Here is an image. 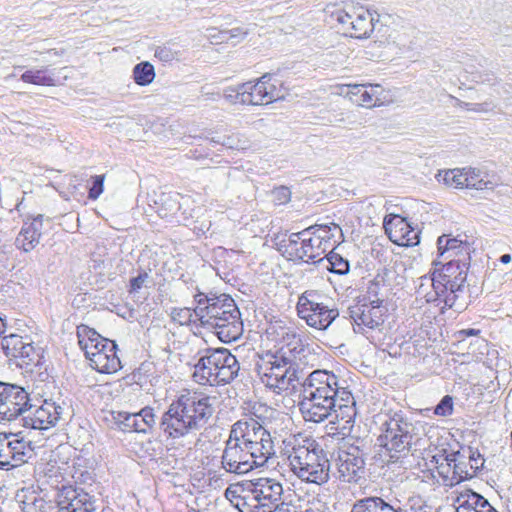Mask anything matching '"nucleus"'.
<instances>
[{
	"mask_svg": "<svg viewBox=\"0 0 512 512\" xmlns=\"http://www.w3.org/2000/svg\"><path fill=\"white\" fill-rule=\"evenodd\" d=\"M214 397L182 394L174 399L159 420V430L170 444L195 437L214 413Z\"/></svg>",
	"mask_w": 512,
	"mask_h": 512,
	"instance_id": "obj_1",
	"label": "nucleus"
},
{
	"mask_svg": "<svg viewBox=\"0 0 512 512\" xmlns=\"http://www.w3.org/2000/svg\"><path fill=\"white\" fill-rule=\"evenodd\" d=\"M345 381L328 370H315L303 382L299 409L305 421L320 423L332 415L339 399L350 401Z\"/></svg>",
	"mask_w": 512,
	"mask_h": 512,
	"instance_id": "obj_2",
	"label": "nucleus"
},
{
	"mask_svg": "<svg viewBox=\"0 0 512 512\" xmlns=\"http://www.w3.org/2000/svg\"><path fill=\"white\" fill-rule=\"evenodd\" d=\"M195 317L201 325L212 330L225 343L237 340L243 332L240 311L234 300L225 294L196 295Z\"/></svg>",
	"mask_w": 512,
	"mask_h": 512,
	"instance_id": "obj_3",
	"label": "nucleus"
},
{
	"mask_svg": "<svg viewBox=\"0 0 512 512\" xmlns=\"http://www.w3.org/2000/svg\"><path fill=\"white\" fill-rule=\"evenodd\" d=\"M285 454L291 472L302 482L321 486L329 481L330 462L314 439L293 437Z\"/></svg>",
	"mask_w": 512,
	"mask_h": 512,
	"instance_id": "obj_4",
	"label": "nucleus"
},
{
	"mask_svg": "<svg viewBox=\"0 0 512 512\" xmlns=\"http://www.w3.org/2000/svg\"><path fill=\"white\" fill-rule=\"evenodd\" d=\"M466 278V263L451 259L440 269H435L432 277L420 278L417 294L428 303H444L448 308L459 309L462 306L457 305V299L463 293Z\"/></svg>",
	"mask_w": 512,
	"mask_h": 512,
	"instance_id": "obj_5",
	"label": "nucleus"
},
{
	"mask_svg": "<svg viewBox=\"0 0 512 512\" xmlns=\"http://www.w3.org/2000/svg\"><path fill=\"white\" fill-rule=\"evenodd\" d=\"M380 431L377 441L388 462L408 456L411 447L418 445L425 433L421 422H412L402 411L385 414Z\"/></svg>",
	"mask_w": 512,
	"mask_h": 512,
	"instance_id": "obj_6",
	"label": "nucleus"
},
{
	"mask_svg": "<svg viewBox=\"0 0 512 512\" xmlns=\"http://www.w3.org/2000/svg\"><path fill=\"white\" fill-rule=\"evenodd\" d=\"M296 349V346L289 349V355L283 349L273 354L268 353L258 364L261 383L276 394L294 389L298 382L295 357L291 355Z\"/></svg>",
	"mask_w": 512,
	"mask_h": 512,
	"instance_id": "obj_7",
	"label": "nucleus"
},
{
	"mask_svg": "<svg viewBox=\"0 0 512 512\" xmlns=\"http://www.w3.org/2000/svg\"><path fill=\"white\" fill-rule=\"evenodd\" d=\"M77 337L79 346L93 369L100 373L112 374L121 368L114 341L102 337L85 325L77 328Z\"/></svg>",
	"mask_w": 512,
	"mask_h": 512,
	"instance_id": "obj_8",
	"label": "nucleus"
},
{
	"mask_svg": "<svg viewBox=\"0 0 512 512\" xmlns=\"http://www.w3.org/2000/svg\"><path fill=\"white\" fill-rule=\"evenodd\" d=\"M229 437L257 454L261 461H267L274 454L270 433L254 418H243L235 422Z\"/></svg>",
	"mask_w": 512,
	"mask_h": 512,
	"instance_id": "obj_9",
	"label": "nucleus"
},
{
	"mask_svg": "<svg viewBox=\"0 0 512 512\" xmlns=\"http://www.w3.org/2000/svg\"><path fill=\"white\" fill-rule=\"evenodd\" d=\"M331 18L342 30L344 35L357 39L370 37L379 22V14L363 6H349L337 9Z\"/></svg>",
	"mask_w": 512,
	"mask_h": 512,
	"instance_id": "obj_10",
	"label": "nucleus"
},
{
	"mask_svg": "<svg viewBox=\"0 0 512 512\" xmlns=\"http://www.w3.org/2000/svg\"><path fill=\"white\" fill-rule=\"evenodd\" d=\"M246 492L249 493V512H274L283 504L282 484L273 478L261 477L246 482Z\"/></svg>",
	"mask_w": 512,
	"mask_h": 512,
	"instance_id": "obj_11",
	"label": "nucleus"
},
{
	"mask_svg": "<svg viewBox=\"0 0 512 512\" xmlns=\"http://www.w3.org/2000/svg\"><path fill=\"white\" fill-rule=\"evenodd\" d=\"M322 296L314 290L305 291L298 299V316L306 324L318 330H326L339 316L336 308H329L321 301Z\"/></svg>",
	"mask_w": 512,
	"mask_h": 512,
	"instance_id": "obj_12",
	"label": "nucleus"
},
{
	"mask_svg": "<svg viewBox=\"0 0 512 512\" xmlns=\"http://www.w3.org/2000/svg\"><path fill=\"white\" fill-rule=\"evenodd\" d=\"M266 462L259 460L257 454L231 437L226 440L221 456V468L227 473L244 475L257 467L263 466Z\"/></svg>",
	"mask_w": 512,
	"mask_h": 512,
	"instance_id": "obj_13",
	"label": "nucleus"
},
{
	"mask_svg": "<svg viewBox=\"0 0 512 512\" xmlns=\"http://www.w3.org/2000/svg\"><path fill=\"white\" fill-rule=\"evenodd\" d=\"M243 105H268L283 99L285 90L280 80L265 74L257 81L243 83Z\"/></svg>",
	"mask_w": 512,
	"mask_h": 512,
	"instance_id": "obj_14",
	"label": "nucleus"
},
{
	"mask_svg": "<svg viewBox=\"0 0 512 512\" xmlns=\"http://www.w3.org/2000/svg\"><path fill=\"white\" fill-rule=\"evenodd\" d=\"M31 455V442L26 440L21 432L0 433V469L18 467Z\"/></svg>",
	"mask_w": 512,
	"mask_h": 512,
	"instance_id": "obj_15",
	"label": "nucleus"
},
{
	"mask_svg": "<svg viewBox=\"0 0 512 512\" xmlns=\"http://www.w3.org/2000/svg\"><path fill=\"white\" fill-rule=\"evenodd\" d=\"M386 311L387 309L380 299L350 306L349 317L353 322L354 331L363 333L366 328L376 329L380 327L384 323Z\"/></svg>",
	"mask_w": 512,
	"mask_h": 512,
	"instance_id": "obj_16",
	"label": "nucleus"
},
{
	"mask_svg": "<svg viewBox=\"0 0 512 512\" xmlns=\"http://www.w3.org/2000/svg\"><path fill=\"white\" fill-rule=\"evenodd\" d=\"M338 93L365 108L381 106L388 101V92L379 84H343Z\"/></svg>",
	"mask_w": 512,
	"mask_h": 512,
	"instance_id": "obj_17",
	"label": "nucleus"
},
{
	"mask_svg": "<svg viewBox=\"0 0 512 512\" xmlns=\"http://www.w3.org/2000/svg\"><path fill=\"white\" fill-rule=\"evenodd\" d=\"M63 413V408L54 401L44 400L40 405L30 404L23 411V426L32 429H48L55 426Z\"/></svg>",
	"mask_w": 512,
	"mask_h": 512,
	"instance_id": "obj_18",
	"label": "nucleus"
},
{
	"mask_svg": "<svg viewBox=\"0 0 512 512\" xmlns=\"http://www.w3.org/2000/svg\"><path fill=\"white\" fill-rule=\"evenodd\" d=\"M27 405L28 393L24 388L0 382V422L22 415Z\"/></svg>",
	"mask_w": 512,
	"mask_h": 512,
	"instance_id": "obj_19",
	"label": "nucleus"
},
{
	"mask_svg": "<svg viewBox=\"0 0 512 512\" xmlns=\"http://www.w3.org/2000/svg\"><path fill=\"white\" fill-rule=\"evenodd\" d=\"M337 474L340 481L345 483H358L365 475V460L363 452L352 447L340 451L337 458Z\"/></svg>",
	"mask_w": 512,
	"mask_h": 512,
	"instance_id": "obj_20",
	"label": "nucleus"
},
{
	"mask_svg": "<svg viewBox=\"0 0 512 512\" xmlns=\"http://www.w3.org/2000/svg\"><path fill=\"white\" fill-rule=\"evenodd\" d=\"M110 415L117 427L124 432L147 433L156 424L154 409L149 406L136 413L111 411Z\"/></svg>",
	"mask_w": 512,
	"mask_h": 512,
	"instance_id": "obj_21",
	"label": "nucleus"
},
{
	"mask_svg": "<svg viewBox=\"0 0 512 512\" xmlns=\"http://www.w3.org/2000/svg\"><path fill=\"white\" fill-rule=\"evenodd\" d=\"M313 227L309 226L300 232L289 233V231H283L280 226H272L277 231L271 230L268 237H270L271 243L283 256L291 261H297L305 238L311 234V228Z\"/></svg>",
	"mask_w": 512,
	"mask_h": 512,
	"instance_id": "obj_22",
	"label": "nucleus"
},
{
	"mask_svg": "<svg viewBox=\"0 0 512 512\" xmlns=\"http://www.w3.org/2000/svg\"><path fill=\"white\" fill-rule=\"evenodd\" d=\"M60 512H95L90 495L81 488L62 485L57 494Z\"/></svg>",
	"mask_w": 512,
	"mask_h": 512,
	"instance_id": "obj_23",
	"label": "nucleus"
},
{
	"mask_svg": "<svg viewBox=\"0 0 512 512\" xmlns=\"http://www.w3.org/2000/svg\"><path fill=\"white\" fill-rule=\"evenodd\" d=\"M1 348L7 357L20 359L21 366H28L37 361L38 353L27 336L23 337L13 333L3 336Z\"/></svg>",
	"mask_w": 512,
	"mask_h": 512,
	"instance_id": "obj_24",
	"label": "nucleus"
},
{
	"mask_svg": "<svg viewBox=\"0 0 512 512\" xmlns=\"http://www.w3.org/2000/svg\"><path fill=\"white\" fill-rule=\"evenodd\" d=\"M221 348L207 349L203 355L200 356L198 362L194 365L193 378L201 384L212 385V378L214 377L215 364L219 363Z\"/></svg>",
	"mask_w": 512,
	"mask_h": 512,
	"instance_id": "obj_25",
	"label": "nucleus"
},
{
	"mask_svg": "<svg viewBox=\"0 0 512 512\" xmlns=\"http://www.w3.org/2000/svg\"><path fill=\"white\" fill-rule=\"evenodd\" d=\"M34 476L40 487L50 486L59 489L64 480L61 468L55 460L41 459L35 466Z\"/></svg>",
	"mask_w": 512,
	"mask_h": 512,
	"instance_id": "obj_26",
	"label": "nucleus"
},
{
	"mask_svg": "<svg viewBox=\"0 0 512 512\" xmlns=\"http://www.w3.org/2000/svg\"><path fill=\"white\" fill-rule=\"evenodd\" d=\"M219 363L215 364L214 377L212 378V385L230 383L239 372V363L234 355L228 349L221 348Z\"/></svg>",
	"mask_w": 512,
	"mask_h": 512,
	"instance_id": "obj_27",
	"label": "nucleus"
},
{
	"mask_svg": "<svg viewBox=\"0 0 512 512\" xmlns=\"http://www.w3.org/2000/svg\"><path fill=\"white\" fill-rule=\"evenodd\" d=\"M333 412L335 413L336 419L334 424H337L336 429L338 433L342 436L349 435L354 427L356 417L355 401L351 392L350 401L344 402L339 399L337 407Z\"/></svg>",
	"mask_w": 512,
	"mask_h": 512,
	"instance_id": "obj_28",
	"label": "nucleus"
},
{
	"mask_svg": "<svg viewBox=\"0 0 512 512\" xmlns=\"http://www.w3.org/2000/svg\"><path fill=\"white\" fill-rule=\"evenodd\" d=\"M457 457H460L459 452L432 457L431 462L435 463V468L442 478V484L445 486L453 487L461 482L462 476H455L457 471L453 470V462L457 461Z\"/></svg>",
	"mask_w": 512,
	"mask_h": 512,
	"instance_id": "obj_29",
	"label": "nucleus"
},
{
	"mask_svg": "<svg viewBox=\"0 0 512 512\" xmlns=\"http://www.w3.org/2000/svg\"><path fill=\"white\" fill-rule=\"evenodd\" d=\"M419 226H382L389 239L398 246H415L420 242Z\"/></svg>",
	"mask_w": 512,
	"mask_h": 512,
	"instance_id": "obj_30",
	"label": "nucleus"
},
{
	"mask_svg": "<svg viewBox=\"0 0 512 512\" xmlns=\"http://www.w3.org/2000/svg\"><path fill=\"white\" fill-rule=\"evenodd\" d=\"M456 512H498L484 497L469 492L456 499Z\"/></svg>",
	"mask_w": 512,
	"mask_h": 512,
	"instance_id": "obj_31",
	"label": "nucleus"
},
{
	"mask_svg": "<svg viewBox=\"0 0 512 512\" xmlns=\"http://www.w3.org/2000/svg\"><path fill=\"white\" fill-rule=\"evenodd\" d=\"M473 241L469 240L467 235L451 238L449 235H442L437 240L440 256L448 254V257L458 256L462 252L468 253Z\"/></svg>",
	"mask_w": 512,
	"mask_h": 512,
	"instance_id": "obj_32",
	"label": "nucleus"
},
{
	"mask_svg": "<svg viewBox=\"0 0 512 512\" xmlns=\"http://www.w3.org/2000/svg\"><path fill=\"white\" fill-rule=\"evenodd\" d=\"M321 244L322 241L320 237H313L312 233L309 234V236H306L297 261L315 263L323 260L322 255L324 254V249L321 247Z\"/></svg>",
	"mask_w": 512,
	"mask_h": 512,
	"instance_id": "obj_33",
	"label": "nucleus"
},
{
	"mask_svg": "<svg viewBox=\"0 0 512 512\" xmlns=\"http://www.w3.org/2000/svg\"><path fill=\"white\" fill-rule=\"evenodd\" d=\"M351 512H399L380 497H366L357 500Z\"/></svg>",
	"mask_w": 512,
	"mask_h": 512,
	"instance_id": "obj_34",
	"label": "nucleus"
},
{
	"mask_svg": "<svg viewBox=\"0 0 512 512\" xmlns=\"http://www.w3.org/2000/svg\"><path fill=\"white\" fill-rule=\"evenodd\" d=\"M408 201L401 204H392L389 203L385 206L386 212L383 218L382 224H410V221L413 220L411 213L407 208Z\"/></svg>",
	"mask_w": 512,
	"mask_h": 512,
	"instance_id": "obj_35",
	"label": "nucleus"
},
{
	"mask_svg": "<svg viewBox=\"0 0 512 512\" xmlns=\"http://www.w3.org/2000/svg\"><path fill=\"white\" fill-rule=\"evenodd\" d=\"M226 498L240 512H249L248 499L249 493L246 492V483L230 485L225 491Z\"/></svg>",
	"mask_w": 512,
	"mask_h": 512,
	"instance_id": "obj_36",
	"label": "nucleus"
},
{
	"mask_svg": "<svg viewBox=\"0 0 512 512\" xmlns=\"http://www.w3.org/2000/svg\"><path fill=\"white\" fill-rule=\"evenodd\" d=\"M41 233L36 226H23L16 238V245L25 252L33 250L39 243Z\"/></svg>",
	"mask_w": 512,
	"mask_h": 512,
	"instance_id": "obj_37",
	"label": "nucleus"
},
{
	"mask_svg": "<svg viewBox=\"0 0 512 512\" xmlns=\"http://www.w3.org/2000/svg\"><path fill=\"white\" fill-rule=\"evenodd\" d=\"M211 143L219 144L228 149L245 150L250 147L249 140L240 133L230 135L215 136L210 139Z\"/></svg>",
	"mask_w": 512,
	"mask_h": 512,
	"instance_id": "obj_38",
	"label": "nucleus"
},
{
	"mask_svg": "<svg viewBox=\"0 0 512 512\" xmlns=\"http://www.w3.org/2000/svg\"><path fill=\"white\" fill-rule=\"evenodd\" d=\"M436 178L438 182L451 188H465L467 180V176H465V168L439 171Z\"/></svg>",
	"mask_w": 512,
	"mask_h": 512,
	"instance_id": "obj_39",
	"label": "nucleus"
},
{
	"mask_svg": "<svg viewBox=\"0 0 512 512\" xmlns=\"http://www.w3.org/2000/svg\"><path fill=\"white\" fill-rule=\"evenodd\" d=\"M132 78L139 86L151 84L155 78L154 66L148 61H142L136 64L132 70Z\"/></svg>",
	"mask_w": 512,
	"mask_h": 512,
	"instance_id": "obj_40",
	"label": "nucleus"
},
{
	"mask_svg": "<svg viewBox=\"0 0 512 512\" xmlns=\"http://www.w3.org/2000/svg\"><path fill=\"white\" fill-rule=\"evenodd\" d=\"M21 80L25 83L40 85V86L54 85V79L48 73L47 68L27 70L21 75Z\"/></svg>",
	"mask_w": 512,
	"mask_h": 512,
	"instance_id": "obj_41",
	"label": "nucleus"
},
{
	"mask_svg": "<svg viewBox=\"0 0 512 512\" xmlns=\"http://www.w3.org/2000/svg\"><path fill=\"white\" fill-rule=\"evenodd\" d=\"M465 176H467L465 188L468 189L483 190L488 188V185L491 184L488 180H485L481 172L476 169L465 168Z\"/></svg>",
	"mask_w": 512,
	"mask_h": 512,
	"instance_id": "obj_42",
	"label": "nucleus"
},
{
	"mask_svg": "<svg viewBox=\"0 0 512 512\" xmlns=\"http://www.w3.org/2000/svg\"><path fill=\"white\" fill-rule=\"evenodd\" d=\"M268 196L274 206H282L291 201L292 193L289 187L280 185L270 190Z\"/></svg>",
	"mask_w": 512,
	"mask_h": 512,
	"instance_id": "obj_43",
	"label": "nucleus"
},
{
	"mask_svg": "<svg viewBox=\"0 0 512 512\" xmlns=\"http://www.w3.org/2000/svg\"><path fill=\"white\" fill-rule=\"evenodd\" d=\"M327 261L329 263V267H327L333 273H337L339 275H344L349 272V262L345 258H343L340 254L335 252H330L327 255Z\"/></svg>",
	"mask_w": 512,
	"mask_h": 512,
	"instance_id": "obj_44",
	"label": "nucleus"
},
{
	"mask_svg": "<svg viewBox=\"0 0 512 512\" xmlns=\"http://www.w3.org/2000/svg\"><path fill=\"white\" fill-rule=\"evenodd\" d=\"M172 320L180 325H188L195 317L194 310L190 308H174L171 312Z\"/></svg>",
	"mask_w": 512,
	"mask_h": 512,
	"instance_id": "obj_45",
	"label": "nucleus"
},
{
	"mask_svg": "<svg viewBox=\"0 0 512 512\" xmlns=\"http://www.w3.org/2000/svg\"><path fill=\"white\" fill-rule=\"evenodd\" d=\"M23 512H42L44 508V500L38 498L36 495L31 494L22 501Z\"/></svg>",
	"mask_w": 512,
	"mask_h": 512,
	"instance_id": "obj_46",
	"label": "nucleus"
},
{
	"mask_svg": "<svg viewBox=\"0 0 512 512\" xmlns=\"http://www.w3.org/2000/svg\"><path fill=\"white\" fill-rule=\"evenodd\" d=\"M243 90H244L243 83L237 85L236 87H228L223 91V97L230 104H242L243 105V100H242V95H241L242 93H244Z\"/></svg>",
	"mask_w": 512,
	"mask_h": 512,
	"instance_id": "obj_47",
	"label": "nucleus"
},
{
	"mask_svg": "<svg viewBox=\"0 0 512 512\" xmlns=\"http://www.w3.org/2000/svg\"><path fill=\"white\" fill-rule=\"evenodd\" d=\"M168 196L165 193H160L159 195L156 192H153V194L148 195V205L150 207V210H154V212L158 215L159 218H164L165 214H163V208L159 204L160 202H163L164 198H167Z\"/></svg>",
	"mask_w": 512,
	"mask_h": 512,
	"instance_id": "obj_48",
	"label": "nucleus"
},
{
	"mask_svg": "<svg viewBox=\"0 0 512 512\" xmlns=\"http://www.w3.org/2000/svg\"><path fill=\"white\" fill-rule=\"evenodd\" d=\"M206 37L211 42V44L217 45L224 42H229V35L227 34V30H218L217 28H209L207 29Z\"/></svg>",
	"mask_w": 512,
	"mask_h": 512,
	"instance_id": "obj_49",
	"label": "nucleus"
},
{
	"mask_svg": "<svg viewBox=\"0 0 512 512\" xmlns=\"http://www.w3.org/2000/svg\"><path fill=\"white\" fill-rule=\"evenodd\" d=\"M104 189V175H95L92 177V186L89 189V198L96 200Z\"/></svg>",
	"mask_w": 512,
	"mask_h": 512,
	"instance_id": "obj_50",
	"label": "nucleus"
},
{
	"mask_svg": "<svg viewBox=\"0 0 512 512\" xmlns=\"http://www.w3.org/2000/svg\"><path fill=\"white\" fill-rule=\"evenodd\" d=\"M453 411V400L450 396L442 398L440 403L435 407L434 413L439 416L451 415Z\"/></svg>",
	"mask_w": 512,
	"mask_h": 512,
	"instance_id": "obj_51",
	"label": "nucleus"
},
{
	"mask_svg": "<svg viewBox=\"0 0 512 512\" xmlns=\"http://www.w3.org/2000/svg\"><path fill=\"white\" fill-rule=\"evenodd\" d=\"M406 512H426V506L419 496L410 497L406 503Z\"/></svg>",
	"mask_w": 512,
	"mask_h": 512,
	"instance_id": "obj_52",
	"label": "nucleus"
},
{
	"mask_svg": "<svg viewBox=\"0 0 512 512\" xmlns=\"http://www.w3.org/2000/svg\"><path fill=\"white\" fill-rule=\"evenodd\" d=\"M227 34L229 35V42L235 45L239 43L241 40H243L248 34V32L238 27L227 30Z\"/></svg>",
	"mask_w": 512,
	"mask_h": 512,
	"instance_id": "obj_53",
	"label": "nucleus"
},
{
	"mask_svg": "<svg viewBox=\"0 0 512 512\" xmlns=\"http://www.w3.org/2000/svg\"><path fill=\"white\" fill-rule=\"evenodd\" d=\"M453 470H455V472L457 471V474L455 476H462L461 481L471 476V474L466 470L465 463L460 461L459 457H457L456 462H453Z\"/></svg>",
	"mask_w": 512,
	"mask_h": 512,
	"instance_id": "obj_54",
	"label": "nucleus"
},
{
	"mask_svg": "<svg viewBox=\"0 0 512 512\" xmlns=\"http://www.w3.org/2000/svg\"><path fill=\"white\" fill-rule=\"evenodd\" d=\"M147 278H148L147 273H143V274H140L137 277L131 279L130 292H138L142 288V286L145 283Z\"/></svg>",
	"mask_w": 512,
	"mask_h": 512,
	"instance_id": "obj_55",
	"label": "nucleus"
},
{
	"mask_svg": "<svg viewBox=\"0 0 512 512\" xmlns=\"http://www.w3.org/2000/svg\"><path fill=\"white\" fill-rule=\"evenodd\" d=\"M469 458L471 462V469H474V471L478 470L483 465V459L481 458L480 453L472 452Z\"/></svg>",
	"mask_w": 512,
	"mask_h": 512,
	"instance_id": "obj_56",
	"label": "nucleus"
},
{
	"mask_svg": "<svg viewBox=\"0 0 512 512\" xmlns=\"http://www.w3.org/2000/svg\"><path fill=\"white\" fill-rule=\"evenodd\" d=\"M466 106H467V110H470V111H474V112H483V111H487V108L486 106H488V104H469V103H466Z\"/></svg>",
	"mask_w": 512,
	"mask_h": 512,
	"instance_id": "obj_57",
	"label": "nucleus"
},
{
	"mask_svg": "<svg viewBox=\"0 0 512 512\" xmlns=\"http://www.w3.org/2000/svg\"><path fill=\"white\" fill-rule=\"evenodd\" d=\"M156 56H158L161 60H169L171 58V53L166 48H161L156 51Z\"/></svg>",
	"mask_w": 512,
	"mask_h": 512,
	"instance_id": "obj_58",
	"label": "nucleus"
},
{
	"mask_svg": "<svg viewBox=\"0 0 512 512\" xmlns=\"http://www.w3.org/2000/svg\"><path fill=\"white\" fill-rule=\"evenodd\" d=\"M479 333H480V330L473 329V328L463 329V330L459 331V334L463 337L477 336Z\"/></svg>",
	"mask_w": 512,
	"mask_h": 512,
	"instance_id": "obj_59",
	"label": "nucleus"
},
{
	"mask_svg": "<svg viewBox=\"0 0 512 512\" xmlns=\"http://www.w3.org/2000/svg\"><path fill=\"white\" fill-rule=\"evenodd\" d=\"M315 508L318 512H331L326 504L320 501L315 504Z\"/></svg>",
	"mask_w": 512,
	"mask_h": 512,
	"instance_id": "obj_60",
	"label": "nucleus"
},
{
	"mask_svg": "<svg viewBox=\"0 0 512 512\" xmlns=\"http://www.w3.org/2000/svg\"><path fill=\"white\" fill-rule=\"evenodd\" d=\"M480 78H481L480 79L481 82H483V83L487 82V83H490V84H492L494 82V80H495V77H494L493 74H486L485 77L480 76Z\"/></svg>",
	"mask_w": 512,
	"mask_h": 512,
	"instance_id": "obj_61",
	"label": "nucleus"
},
{
	"mask_svg": "<svg viewBox=\"0 0 512 512\" xmlns=\"http://www.w3.org/2000/svg\"><path fill=\"white\" fill-rule=\"evenodd\" d=\"M500 261L503 263V264H508L510 263L511 261V256L509 254H503L501 257H500Z\"/></svg>",
	"mask_w": 512,
	"mask_h": 512,
	"instance_id": "obj_62",
	"label": "nucleus"
},
{
	"mask_svg": "<svg viewBox=\"0 0 512 512\" xmlns=\"http://www.w3.org/2000/svg\"><path fill=\"white\" fill-rule=\"evenodd\" d=\"M5 332V323L2 318H0V339H2V335Z\"/></svg>",
	"mask_w": 512,
	"mask_h": 512,
	"instance_id": "obj_63",
	"label": "nucleus"
},
{
	"mask_svg": "<svg viewBox=\"0 0 512 512\" xmlns=\"http://www.w3.org/2000/svg\"><path fill=\"white\" fill-rule=\"evenodd\" d=\"M156 221H157L156 219H151V218H149V219L147 220V222H148V223H155Z\"/></svg>",
	"mask_w": 512,
	"mask_h": 512,
	"instance_id": "obj_64",
	"label": "nucleus"
}]
</instances>
